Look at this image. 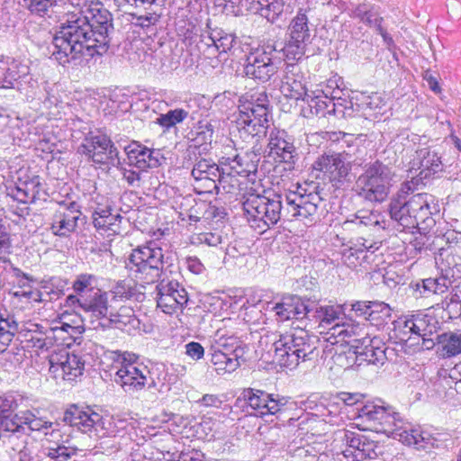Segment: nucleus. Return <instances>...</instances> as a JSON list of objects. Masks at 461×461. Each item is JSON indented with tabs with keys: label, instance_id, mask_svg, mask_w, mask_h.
Instances as JSON below:
<instances>
[{
	"label": "nucleus",
	"instance_id": "obj_47",
	"mask_svg": "<svg viewBox=\"0 0 461 461\" xmlns=\"http://www.w3.org/2000/svg\"><path fill=\"white\" fill-rule=\"evenodd\" d=\"M338 98L337 95H333L329 98L327 94H325L324 97H321L319 95L313 96L309 94V96L304 100L310 107L312 114L316 116H325L326 113H330L334 111V103L333 100Z\"/></svg>",
	"mask_w": 461,
	"mask_h": 461
},
{
	"label": "nucleus",
	"instance_id": "obj_20",
	"mask_svg": "<svg viewBox=\"0 0 461 461\" xmlns=\"http://www.w3.org/2000/svg\"><path fill=\"white\" fill-rule=\"evenodd\" d=\"M258 156L255 153L237 154L233 158H221V165L225 167V176H228V185H238L236 176H247L255 173L258 168Z\"/></svg>",
	"mask_w": 461,
	"mask_h": 461
},
{
	"label": "nucleus",
	"instance_id": "obj_27",
	"mask_svg": "<svg viewBox=\"0 0 461 461\" xmlns=\"http://www.w3.org/2000/svg\"><path fill=\"white\" fill-rule=\"evenodd\" d=\"M127 268L132 277L146 284L155 283L162 274L156 267L147 265L139 254L133 252L129 258Z\"/></svg>",
	"mask_w": 461,
	"mask_h": 461
},
{
	"label": "nucleus",
	"instance_id": "obj_34",
	"mask_svg": "<svg viewBox=\"0 0 461 461\" xmlns=\"http://www.w3.org/2000/svg\"><path fill=\"white\" fill-rule=\"evenodd\" d=\"M289 37L295 41L311 42V31L309 29V19L306 10L300 9L293 18L288 27Z\"/></svg>",
	"mask_w": 461,
	"mask_h": 461
},
{
	"label": "nucleus",
	"instance_id": "obj_41",
	"mask_svg": "<svg viewBox=\"0 0 461 461\" xmlns=\"http://www.w3.org/2000/svg\"><path fill=\"white\" fill-rule=\"evenodd\" d=\"M125 152L127 155L128 165L130 167H135L140 171L147 170L148 164V148L141 145L139 142H132L125 147Z\"/></svg>",
	"mask_w": 461,
	"mask_h": 461
},
{
	"label": "nucleus",
	"instance_id": "obj_23",
	"mask_svg": "<svg viewBox=\"0 0 461 461\" xmlns=\"http://www.w3.org/2000/svg\"><path fill=\"white\" fill-rule=\"evenodd\" d=\"M109 147H111V140L106 135H90L85 138L77 151L86 155L95 164H104L107 161Z\"/></svg>",
	"mask_w": 461,
	"mask_h": 461
},
{
	"label": "nucleus",
	"instance_id": "obj_56",
	"mask_svg": "<svg viewBox=\"0 0 461 461\" xmlns=\"http://www.w3.org/2000/svg\"><path fill=\"white\" fill-rule=\"evenodd\" d=\"M215 345L213 348H219L229 354L239 344L240 339L233 334L228 335L221 330H217L214 336Z\"/></svg>",
	"mask_w": 461,
	"mask_h": 461
},
{
	"label": "nucleus",
	"instance_id": "obj_29",
	"mask_svg": "<svg viewBox=\"0 0 461 461\" xmlns=\"http://www.w3.org/2000/svg\"><path fill=\"white\" fill-rule=\"evenodd\" d=\"M30 67L18 60H13L6 67H0V87L16 89L18 82L29 74Z\"/></svg>",
	"mask_w": 461,
	"mask_h": 461
},
{
	"label": "nucleus",
	"instance_id": "obj_33",
	"mask_svg": "<svg viewBox=\"0 0 461 461\" xmlns=\"http://www.w3.org/2000/svg\"><path fill=\"white\" fill-rule=\"evenodd\" d=\"M252 9L270 23H275L284 11V0H252Z\"/></svg>",
	"mask_w": 461,
	"mask_h": 461
},
{
	"label": "nucleus",
	"instance_id": "obj_45",
	"mask_svg": "<svg viewBox=\"0 0 461 461\" xmlns=\"http://www.w3.org/2000/svg\"><path fill=\"white\" fill-rule=\"evenodd\" d=\"M112 293L114 298L121 300H135L141 302L144 293L140 292L131 280H121L113 286Z\"/></svg>",
	"mask_w": 461,
	"mask_h": 461
},
{
	"label": "nucleus",
	"instance_id": "obj_58",
	"mask_svg": "<svg viewBox=\"0 0 461 461\" xmlns=\"http://www.w3.org/2000/svg\"><path fill=\"white\" fill-rule=\"evenodd\" d=\"M40 96L41 99L39 100L41 101L47 108L57 105L60 101L59 90L54 86L46 85L43 91H40Z\"/></svg>",
	"mask_w": 461,
	"mask_h": 461
},
{
	"label": "nucleus",
	"instance_id": "obj_18",
	"mask_svg": "<svg viewBox=\"0 0 461 461\" xmlns=\"http://www.w3.org/2000/svg\"><path fill=\"white\" fill-rule=\"evenodd\" d=\"M149 377L147 366L139 365L133 366H120L116 371L113 381L119 384L125 393H132L142 390Z\"/></svg>",
	"mask_w": 461,
	"mask_h": 461
},
{
	"label": "nucleus",
	"instance_id": "obj_62",
	"mask_svg": "<svg viewBox=\"0 0 461 461\" xmlns=\"http://www.w3.org/2000/svg\"><path fill=\"white\" fill-rule=\"evenodd\" d=\"M415 286L416 292H420V296L423 297L435 294L437 292V285H435L434 278L423 279L420 283H417Z\"/></svg>",
	"mask_w": 461,
	"mask_h": 461
},
{
	"label": "nucleus",
	"instance_id": "obj_61",
	"mask_svg": "<svg viewBox=\"0 0 461 461\" xmlns=\"http://www.w3.org/2000/svg\"><path fill=\"white\" fill-rule=\"evenodd\" d=\"M359 246L360 247L357 249H353L352 247L349 249V254L346 256L348 260H350L351 258H356L357 260H364L366 258L367 251L374 252L377 249L374 244L366 245L365 242L359 243Z\"/></svg>",
	"mask_w": 461,
	"mask_h": 461
},
{
	"label": "nucleus",
	"instance_id": "obj_22",
	"mask_svg": "<svg viewBox=\"0 0 461 461\" xmlns=\"http://www.w3.org/2000/svg\"><path fill=\"white\" fill-rule=\"evenodd\" d=\"M413 165L418 166L420 179L434 177L443 171V163L438 152L429 147L420 148L415 152Z\"/></svg>",
	"mask_w": 461,
	"mask_h": 461
},
{
	"label": "nucleus",
	"instance_id": "obj_13",
	"mask_svg": "<svg viewBox=\"0 0 461 461\" xmlns=\"http://www.w3.org/2000/svg\"><path fill=\"white\" fill-rule=\"evenodd\" d=\"M270 305V311L275 312L276 321L281 322L310 318L312 312L311 302L295 294L284 295L279 302Z\"/></svg>",
	"mask_w": 461,
	"mask_h": 461
},
{
	"label": "nucleus",
	"instance_id": "obj_28",
	"mask_svg": "<svg viewBox=\"0 0 461 461\" xmlns=\"http://www.w3.org/2000/svg\"><path fill=\"white\" fill-rule=\"evenodd\" d=\"M397 435H399V440L403 444L414 446L418 450H429L435 447L438 441L429 432L420 429L403 428L402 431Z\"/></svg>",
	"mask_w": 461,
	"mask_h": 461
},
{
	"label": "nucleus",
	"instance_id": "obj_36",
	"mask_svg": "<svg viewBox=\"0 0 461 461\" xmlns=\"http://www.w3.org/2000/svg\"><path fill=\"white\" fill-rule=\"evenodd\" d=\"M32 327L25 334L29 347L38 350H44L52 346L51 333L49 332V329L44 330L43 327L40 324H32Z\"/></svg>",
	"mask_w": 461,
	"mask_h": 461
},
{
	"label": "nucleus",
	"instance_id": "obj_39",
	"mask_svg": "<svg viewBox=\"0 0 461 461\" xmlns=\"http://www.w3.org/2000/svg\"><path fill=\"white\" fill-rule=\"evenodd\" d=\"M391 317L392 309L389 304L384 302L374 301L371 303L366 321H368L372 326L381 329L388 323Z\"/></svg>",
	"mask_w": 461,
	"mask_h": 461
},
{
	"label": "nucleus",
	"instance_id": "obj_8",
	"mask_svg": "<svg viewBox=\"0 0 461 461\" xmlns=\"http://www.w3.org/2000/svg\"><path fill=\"white\" fill-rule=\"evenodd\" d=\"M295 139L285 130L273 129L269 133L267 157L276 164H285L286 168L294 169L300 158Z\"/></svg>",
	"mask_w": 461,
	"mask_h": 461
},
{
	"label": "nucleus",
	"instance_id": "obj_57",
	"mask_svg": "<svg viewBox=\"0 0 461 461\" xmlns=\"http://www.w3.org/2000/svg\"><path fill=\"white\" fill-rule=\"evenodd\" d=\"M95 279V276L90 274L78 275L73 282L72 288L78 295H83L86 291H92L93 281Z\"/></svg>",
	"mask_w": 461,
	"mask_h": 461
},
{
	"label": "nucleus",
	"instance_id": "obj_49",
	"mask_svg": "<svg viewBox=\"0 0 461 461\" xmlns=\"http://www.w3.org/2000/svg\"><path fill=\"white\" fill-rule=\"evenodd\" d=\"M393 349H391L388 347H384V344L382 342L381 345H376V347H373V348L369 351H361L359 353V362L366 361L368 364L373 365H383L384 361L389 357L388 354Z\"/></svg>",
	"mask_w": 461,
	"mask_h": 461
},
{
	"label": "nucleus",
	"instance_id": "obj_11",
	"mask_svg": "<svg viewBox=\"0 0 461 461\" xmlns=\"http://www.w3.org/2000/svg\"><path fill=\"white\" fill-rule=\"evenodd\" d=\"M192 176L195 182H209L210 186L215 189V193H220V188L226 193H230L234 188L233 183H228V176H225V167L221 166L220 167L212 159L201 158L197 160L191 172Z\"/></svg>",
	"mask_w": 461,
	"mask_h": 461
},
{
	"label": "nucleus",
	"instance_id": "obj_37",
	"mask_svg": "<svg viewBox=\"0 0 461 461\" xmlns=\"http://www.w3.org/2000/svg\"><path fill=\"white\" fill-rule=\"evenodd\" d=\"M140 320L134 315L131 308L122 307L118 312H111L107 319V322L102 325L104 327H108L114 324L119 329L129 326L130 328L137 330L140 328Z\"/></svg>",
	"mask_w": 461,
	"mask_h": 461
},
{
	"label": "nucleus",
	"instance_id": "obj_19",
	"mask_svg": "<svg viewBox=\"0 0 461 461\" xmlns=\"http://www.w3.org/2000/svg\"><path fill=\"white\" fill-rule=\"evenodd\" d=\"M84 368L85 362L76 354L65 353L50 358V371L66 381H75L83 375Z\"/></svg>",
	"mask_w": 461,
	"mask_h": 461
},
{
	"label": "nucleus",
	"instance_id": "obj_38",
	"mask_svg": "<svg viewBox=\"0 0 461 461\" xmlns=\"http://www.w3.org/2000/svg\"><path fill=\"white\" fill-rule=\"evenodd\" d=\"M18 331V323L14 316L0 312V352L6 350Z\"/></svg>",
	"mask_w": 461,
	"mask_h": 461
},
{
	"label": "nucleus",
	"instance_id": "obj_26",
	"mask_svg": "<svg viewBox=\"0 0 461 461\" xmlns=\"http://www.w3.org/2000/svg\"><path fill=\"white\" fill-rule=\"evenodd\" d=\"M19 419L24 428L23 435H27L30 431H43L45 436L50 435L52 438L60 437V430L57 428L58 424H54L44 419L38 417L32 411H21Z\"/></svg>",
	"mask_w": 461,
	"mask_h": 461
},
{
	"label": "nucleus",
	"instance_id": "obj_12",
	"mask_svg": "<svg viewBox=\"0 0 461 461\" xmlns=\"http://www.w3.org/2000/svg\"><path fill=\"white\" fill-rule=\"evenodd\" d=\"M58 203L59 208L52 216L50 230L56 236L68 237L77 228L78 221L82 215L81 207L75 201L67 202L63 200Z\"/></svg>",
	"mask_w": 461,
	"mask_h": 461
},
{
	"label": "nucleus",
	"instance_id": "obj_32",
	"mask_svg": "<svg viewBox=\"0 0 461 461\" xmlns=\"http://www.w3.org/2000/svg\"><path fill=\"white\" fill-rule=\"evenodd\" d=\"M68 285L67 279H62L58 276H51L48 280L43 282L42 292L38 294L39 298H35V301H54L60 298L65 294V290Z\"/></svg>",
	"mask_w": 461,
	"mask_h": 461
},
{
	"label": "nucleus",
	"instance_id": "obj_55",
	"mask_svg": "<svg viewBox=\"0 0 461 461\" xmlns=\"http://www.w3.org/2000/svg\"><path fill=\"white\" fill-rule=\"evenodd\" d=\"M46 456L55 461H68L76 455V448L54 442L45 448Z\"/></svg>",
	"mask_w": 461,
	"mask_h": 461
},
{
	"label": "nucleus",
	"instance_id": "obj_30",
	"mask_svg": "<svg viewBox=\"0 0 461 461\" xmlns=\"http://www.w3.org/2000/svg\"><path fill=\"white\" fill-rule=\"evenodd\" d=\"M83 311L97 319H104L107 322V319L112 312L108 303L107 294L98 290L87 296L86 303H83Z\"/></svg>",
	"mask_w": 461,
	"mask_h": 461
},
{
	"label": "nucleus",
	"instance_id": "obj_10",
	"mask_svg": "<svg viewBox=\"0 0 461 461\" xmlns=\"http://www.w3.org/2000/svg\"><path fill=\"white\" fill-rule=\"evenodd\" d=\"M157 306L167 314L182 309L188 302L186 290L176 281L162 279L156 285Z\"/></svg>",
	"mask_w": 461,
	"mask_h": 461
},
{
	"label": "nucleus",
	"instance_id": "obj_16",
	"mask_svg": "<svg viewBox=\"0 0 461 461\" xmlns=\"http://www.w3.org/2000/svg\"><path fill=\"white\" fill-rule=\"evenodd\" d=\"M408 206L413 220V228L422 225L421 229L431 228L435 224L432 218L434 212H437V204L434 197L427 193H419L408 199Z\"/></svg>",
	"mask_w": 461,
	"mask_h": 461
},
{
	"label": "nucleus",
	"instance_id": "obj_21",
	"mask_svg": "<svg viewBox=\"0 0 461 461\" xmlns=\"http://www.w3.org/2000/svg\"><path fill=\"white\" fill-rule=\"evenodd\" d=\"M284 73L280 86L281 93L286 98L304 101L309 94L303 82V76L299 66L295 63H287Z\"/></svg>",
	"mask_w": 461,
	"mask_h": 461
},
{
	"label": "nucleus",
	"instance_id": "obj_4",
	"mask_svg": "<svg viewBox=\"0 0 461 461\" xmlns=\"http://www.w3.org/2000/svg\"><path fill=\"white\" fill-rule=\"evenodd\" d=\"M393 176L392 168L379 160L366 164L356 181V192L366 201L383 203L390 194Z\"/></svg>",
	"mask_w": 461,
	"mask_h": 461
},
{
	"label": "nucleus",
	"instance_id": "obj_3",
	"mask_svg": "<svg viewBox=\"0 0 461 461\" xmlns=\"http://www.w3.org/2000/svg\"><path fill=\"white\" fill-rule=\"evenodd\" d=\"M274 361L287 368L296 367L300 361L313 357L316 347L303 329H291L278 335L273 343Z\"/></svg>",
	"mask_w": 461,
	"mask_h": 461
},
{
	"label": "nucleus",
	"instance_id": "obj_63",
	"mask_svg": "<svg viewBox=\"0 0 461 461\" xmlns=\"http://www.w3.org/2000/svg\"><path fill=\"white\" fill-rule=\"evenodd\" d=\"M17 407L18 404L13 397H0V419L14 413Z\"/></svg>",
	"mask_w": 461,
	"mask_h": 461
},
{
	"label": "nucleus",
	"instance_id": "obj_50",
	"mask_svg": "<svg viewBox=\"0 0 461 461\" xmlns=\"http://www.w3.org/2000/svg\"><path fill=\"white\" fill-rule=\"evenodd\" d=\"M212 363L216 366L218 375L224 373H231L238 368V363L230 359V355L219 348H213V353L211 358Z\"/></svg>",
	"mask_w": 461,
	"mask_h": 461
},
{
	"label": "nucleus",
	"instance_id": "obj_53",
	"mask_svg": "<svg viewBox=\"0 0 461 461\" xmlns=\"http://www.w3.org/2000/svg\"><path fill=\"white\" fill-rule=\"evenodd\" d=\"M16 89L20 93L23 94L27 99H41L39 83L37 79L33 77L31 70L22 81L18 82Z\"/></svg>",
	"mask_w": 461,
	"mask_h": 461
},
{
	"label": "nucleus",
	"instance_id": "obj_59",
	"mask_svg": "<svg viewBox=\"0 0 461 461\" xmlns=\"http://www.w3.org/2000/svg\"><path fill=\"white\" fill-rule=\"evenodd\" d=\"M113 360L118 363L121 366H128L129 365L133 366H139V365L136 364V361L138 359V356L134 353H131L128 351H113Z\"/></svg>",
	"mask_w": 461,
	"mask_h": 461
},
{
	"label": "nucleus",
	"instance_id": "obj_46",
	"mask_svg": "<svg viewBox=\"0 0 461 461\" xmlns=\"http://www.w3.org/2000/svg\"><path fill=\"white\" fill-rule=\"evenodd\" d=\"M18 415H20V411L0 419V438L23 435L25 426Z\"/></svg>",
	"mask_w": 461,
	"mask_h": 461
},
{
	"label": "nucleus",
	"instance_id": "obj_43",
	"mask_svg": "<svg viewBox=\"0 0 461 461\" xmlns=\"http://www.w3.org/2000/svg\"><path fill=\"white\" fill-rule=\"evenodd\" d=\"M438 342L442 344L443 356L451 357L461 354V330L438 335Z\"/></svg>",
	"mask_w": 461,
	"mask_h": 461
},
{
	"label": "nucleus",
	"instance_id": "obj_2",
	"mask_svg": "<svg viewBox=\"0 0 461 461\" xmlns=\"http://www.w3.org/2000/svg\"><path fill=\"white\" fill-rule=\"evenodd\" d=\"M322 203L323 199L318 193L290 191L285 194V208L282 194L274 193L270 196L250 195L243 203V210L249 217L262 221L269 228L276 225L282 216L316 221L318 209Z\"/></svg>",
	"mask_w": 461,
	"mask_h": 461
},
{
	"label": "nucleus",
	"instance_id": "obj_31",
	"mask_svg": "<svg viewBox=\"0 0 461 461\" xmlns=\"http://www.w3.org/2000/svg\"><path fill=\"white\" fill-rule=\"evenodd\" d=\"M405 196L393 197L389 204L391 218L403 228H413V220Z\"/></svg>",
	"mask_w": 461,
	"mask_h": 461
},
{
	"label": "nucleus",
	"instance_id": "obj_44",
	"mask_svg": "<svg viewBox=\"0 0 461 461\" xmlns=\"http://www.w3.org/2000/svg\"><path fill=\"white\" fill-rule=\"evenodd\" d=\"M311 303L312 312L310 313L309 319H314L316 321H319L321 326L324 327L325 325L331 324L339 319V310L338 306H319L314 302H311Z\"/></svg>",
	"mask_w": 461,
	"mask_h": 461
},
{
	"label": "nucleus",
	"instance_id": "obj_51",
	"mask_svg": "<svg viewBox=\"0 0 461 461\" xmlns=\"http://www.w3.org/2000/svg\"><path fill=\"white\" fill-rule=\"evenodd\" d=\"M188 111L182 108H176L174 110H169L166 113L160 114L157 118L156 122L161 127L168 130L184 122L188 117Z\"/></svg>",
	"mask_w": 461,
	"mask_h": 461
},
{
	"label": "nucleus",
	"instance_id": "obj_48",
	"mask_svg": "<svg viewBox=\"0 0 461 461\" xmlns=\"http://www.w3.org/2000/svg\"><path fill=\"white\" fill-rule=\"evenodd\" d=\"M240 115H248L252 122L268 123L269 109L264 104H255L253 102H244L239 106Z\"/></svg>",
	"mask_w": 461,
	"mask_h": 461
},
{
	"label": "nucleus",
	"instance_id": "obj_1",
	"mask_svg": "<svg viewBox=\"0 0 461 461\" xmlns=\"http://www.w3.org/2000/svg\"><path fill=\"white\" fill-rule=\"evenodd\" d=\"M113 21L112 14L99 2L70 12L52 37L51 57L63 67L88 66L94 57L108 51L114 31Z\"/></svg>",
	"mask_w": 461,
	"mask_h": 461
},
{
	"label": "nucleus",
	"instance_id": "obj_64",
	"mask_svg": "<svg viewBox=\"0 0 461 461\" xmlns=\"http://www.w3.org/2000/svg\"><path fill=\"white\" fill-rule=\"evenodd\" d=\"M249 350V347L242 340L239 342L237 346L234 347V349L230 353V359L238 363V367L240 366L241 364L246 362V353Z\"/></svg>",
	"mask_w": 461,
	"mask_h": 461
},
{
	"label": "nucleus",
	"instance_id": "obj_35",
	"mask_svg": "<svg viewBox=\"0 0 461 461\" xmlns=\"http://www.w3.org/2000/svg\"><path fill=\"white\" fill-rule=\"evenodd\" d=\"M139 254L147 265L156 267L158 270L163 271L164 254L160 247L155 241L149 242L146 246L139 247L132 251Z\"/></svg>",
	"mask_w": 461,
	"mask_h": 461
},
{
	"label": "nucleus",
	"instance_id": "obj_6",
	"mask_svg": "<svg viewBox=\"0 0 461 461\" xmlns=\"http://www.w3.org/2000/svg\"><path fill=\"white\" fill-rule=\"evenodd\" d=\"M359 418L366 423L367 429L376 433H383L399 439L400 431H402V420L400 413L391 408L367 404L359 410Z\"/></svg>",
	"mask_w": 461,
	"mask_h": 461
},
{
	"label": "nucleus",
	"instance_id": "obj_24",
	"mask_svg": "<svg viewBox=\"0 0 461 461\" xmlns=\"http://www.w3.org/2000/svg\"><path fill=\"white\" fill-rule=\"evenodd\" d=\"M41 188L40 176H34L26 180L19 179L14 187L9 188L8 194L19 203H34L40 197Z\"/></svg>",
	"mask_w": 461,
	"mask_h": 461
},
{
	"label": "nucleus",
	"instance_id": "obj_52",
	"mask_svg": "<svg viewBox=\"0 0 461 461\" xmlns=\"http://www.w3.org/2000/svg\"><path fill=\"white\" fill-rule=\"evenodd\" d=\"M59 0H22V5L32 14L43 17L57 5Z\"/></svg>",
	"mask_w": 461,
	"mask_h": 461
},
{
	"label": "nucleus",
	"instance_id": "obj_60",
	"mask_svg": "<svg viewBox=\"0 0 461 461\" xmlns=\"http://www.w3.org/2000/svg\"><path fill=\"white\" fill-rule=\"evenodd\" d=\"M213 127L211 123L207 122L204 125H200L196 132V137L194 140L198 144L211 143L212 141Z\"/></svg>",
	"mask_w": 461,
	"mask_h": 461
},
{
	"label": "nucleus",
	"instance_id": "obj_5",
	"mask_svg": "<svg viewBox=\"0 0 461 461\" xmlns=\"http://www.w3.org/2000/svg\"><path fill=\"white\" fill-rule=\"evenodd\" d=\"M277 53L276 47L270 44L249 52L244 65L245 75L262 83L269 81L279 69L281 59Z\"/></svg>",
	"mask_w": 461,
	"mask_h": 461
},
{
	"label": "nucleus",
	"instance_id": "obj_54",
	"mask_svg": "<svg viewBox=\"0 0 461 461\" xmlns=\"http://www.w3.org/2000/svg\"><path fill=\"white\" fill-rule=\"evenodd\" d=\"M308 44V42L301 41H297L294 39L289 37L280 51H283L284 56L287 59L299 60L304 55L305 49Z\"/></svg>",
	"mask_w": 461,
	"mask_h": 461
},
{
	"label": "nucleus",
	"instance_id": "obj_9",
	"mask_svg": "<svg viewBox=\"0 0 461 461\" xmlns=\"http://www.w3.org/2000/svg\"><path fill=\"white\" fill-rule=\"evenodd\" d=\"M242 398L247 404V412L258 417L277 414L283 411L289 402L286 397L269 394L265 391L253 388L245 389Z\"/></svg>",
	"mask_w": 461,
	"mask_h": 461
},
{
	"label": "nucleus",
	"instance_id": "obj_17",
	"mask_svg": "<svg viewBox=\"0 0 461 461\" xmlns=\"http://www.w3.org/2000/svg\"><path fill=\"white\" fill-rule=\"evenodd\" d=\"M345 440L347 448L344 450V455L346 457L351 456L355 461L375 459L382 453V447L365 436L347 432Z\"/></svg>",
	"mask_w": 461,
	"mask_h": 461
},
{
	"label": "nucleus",
	"instance_id": "obj_15",
	"mask_svg": "<svg viewBox=\"0 0 461 461\" xmlns=\"http://www.w3.org/2000/svg\"><path fill=\"white\" fill-rule=\"evenodd\" d=\"M313 168L328 174L330 180L337 185L347 180L351 165L342 153L329 151L317 158Z\"/></svg>",
	"mask_w": 461,
	"mask_h": 461
},
{
	"label": "nucleus",
	"instance_id": "obj_25",
	"mask_svg": "<svg viewBox=\"0 0 461 461\" xmlns=\"http://www.w3.org/2000/svg\"><path fill=\"white\" fill-rule=\"evenodd\" d=\"M248 115H239L236 121V128L239 136L248 143H258L266 137L269 124L267 122H252Z\"/></svg>",
	"mask_w": 461,
	"mask_h": 461
},
{
	"label": "nucleus",
	"instance_id": "obj_14",
	"mask_svg": "<svg viewBox=\"0 0 461 461\" xmlns=\"http://www.w3.org/2000/svg\"><path fill=\"white\" fill-rule=\"evenodd\" d=\"M63 421L71 427L77 428L83 433L97 431L103 427V417L89 406L70 405L64 412Z\"/></svg>",
	"mask_w": 461,
	"mask_h": 461
},
{
	"label": "nucleus",
	"instance_id": "obj_42",
	"mask_svg": "<svg viewBox=\"0 0 461 461\" xmlns=\"http://www.w3.org/2000/svg\"><path fill=\"white\" fill-rule=\"evenodd\" d=\"M333 345L337 348L335 349L332 359L333 362L339 367L346 370L359 361V357L356 354V351L349 346V344L345 342H338L337 344Z\"/></svg>",
	"mask_w": 461,
	"mask_h": 461
},
{
	"label": "nucleus",
	"instance_id": "obj_7",
	"mask_svg": "<svg viewBox=\"0 0 461 461\" xmlns=\"http://www.w3.org/2000/svg\"><path fill=\"white\" fill-rule=\"evenodd\" d=\"M327 334V341L329 343H348L358 357H360L359 353L361 351H369L373 347L382 344V340L379 338H370L366 329L358 323H336L329 329Z\"/></svg>",
	"mask_w": 461,
	"mask_h": 461
},
{
	"label": "nucleus",
	"instance_id": "obj_40",
	"mask_svg": "<svg viewBox=\"0 0 461 461\" xmlns=\"http://www.w3.org/2000/svg\"><path fill=\"white\" fill-rule=\"evenodd\" d=\"M102 200L105 203H97L96 206L93 207L92 219L96 229L109 228L113 225V209L107 199L103 197Z\"/></svg>",
	"mask_w": 461,
	"mask_h": 461
}]
</instances>
